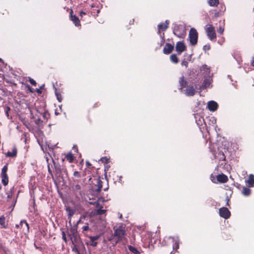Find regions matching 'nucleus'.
<instances>
[{
  "label": "nucleus",
  "instance_id": "32",
  "mask_svg": "<svg viewBox=\"0 0 254 254\" xmlns=\"http://www.w3.org/2000/svg\"><path fill=\"white\" fill-rule=\"evenodd\" d=\"M90 245L92 247H95L97 246V243L95 241H92L90 240Z\"/></svg>",
  "mask_w": 254,
  "mask_h": 254
},
{
  "label": "nucleus",
  "instance_id": "2",
  "mask_svg": "<svg viewBox=\"0 0 254 254\" xmlns=\"http://www.w3.org/2000/svg\"><path fill=\"white\" fill-rule=\"evenodd\" d=\"M190 41L191 45H195L197 42L198 33L194 28H191L189 32Z\"/></svg>",
  "mask_w": 254,
  "mask_h": 254
},
{
  "label": "nucleus",
  "instance_id": "31",
  "mask_svg": "<svg viewBox=\"0 0 254 254\" xmlns=\"http://www.w3.org/2000/svg\"><path fill=\"white\" fill-rule=\"evenodd\" d=\"M224 28H223V27H221V26H220V27H219V29H218V32L220 34H222L223 33V32H224Z\"/></svg>",
  "mask_w": 254,
  "mask_h": 254
},
{
  "label": "nucleus",
  "instance_id": "36",
  "mask_svg": "<svg viewBox=\"0 0 254 254\" xmlns=\"http://www.w3.org/2000/svg\"><path fill=\"white\" fill-rule=\"evenodd\" d=\"M174 33L178 37H181L182 34H177V31L176 28L174 29Z\"/></svg>",
  "mask_w": 254,
  "mask_h": 254
},
{
  "label": "nucleus",
  "instance_id": "43",
  "mask_svg": "<svg viewBox=\"0 0 254 254\" xmlns=\"http://www.w3.org/2000/svg\"><path fill=\"white\" fill-rule=\"evenodd\" d=\"M16 227H17V228H19L20 227H21V226L20 225V224H19V225H16Z\"/></svg>",
  "mask_w": 254,
  "mask_h": 254
},
{
  "label": "nucleus",
  "instance_id": "11",
  "mask_svg": "<svg viewBox=\"0 0 254 254\" xmlns=\"http://www.w3.org/2000/svg\"><path fill=\"white\" fill-rule=\"evenodd\" d=\"M66 213L68 216V218L69 219V222H70V220H71V218L74 214L75 211L74 209H72L70 207H66Z\"/></svg>",
  "mask_w": 254,
  "mask_h": 254
},
{
  "label": "nucleus",
  "instance_id": "9",
  "mask_svg": "<svg viewBox=\"0 0 254 254\" xmlns=\"http://www.w3.org/2000/svg\"><path fill=\"white\" fill-rule=\"evenodd\" d=\"M217 180L220 183H224L227 182L228 177L224 174H221L217 176Z\"/></svg>",
  "mask_w": 254,
  "mask_h": 254
},
{
  "label": "nucleus",
  "instance_id": "37",
  "mask_svg": "<svg viewBox=\"0 0 254 254\" xmlns=\"http://www.w3.org/2000/svg\"><path fill=\"white\" fill-rule=\"evenodd\" d=\"M83 231H87L88 229V225L84 226L82 228Z\"/></svg>",
  "mask_w": 254,
  "mask_h": 254
},
{
  "label": "nucleus",
  "instance_id": "44",
  "mask_svg": "<svg viewBox=\"0 0 254 254\" xmlns=\"http://www.w3.org/2000/svg\"><path fill=\"white\" fill-rule=\"evenodd\" d=\"M1 61H2V60L0 58V62Z\"/></svg>",
  "mask_w": 254,
  "mask_h": 254
},
{
  "label": "nucleus",
  "instance_id": "8",
  "mask_svg": "<svg viewBox=\"0 0 254 254\" xmlns=\"http://www.w3.org/2000/svg\"><path fill=\"white\" fill-rule=\"evenodd\" d=\"M174 49V46L171 44L167 43L165 45L163 49V53L165 54L168 55L170 54Z\"/></svg>",
  "mask_w": 254,
  "mask_h": 254
},
{
  "label": "nucleus",
  "instance_id": "1",
  "mask_svg": "<svg viewBox=\"0 0 254 254\" xmlns=\"http://www.w3.org/2000/svg\"><path fill=\"white\" fill-rule=\"evenodd\" d=\"M114 236L118 238V241L123 240L126 234L125 227L123 225L119 226L118 227H114Z\"/></svg>",
  "mask_w": 254,
  "mask_h": 254
},
{
  "label": "nucleus",
  "instance_id": "23",
  "mask_svg": "<svg viewBox=\"0 0 254 254\" xmlns=\"http://www.w3.org/2000/svg\"><path fill=\"white\" fill-rule=\"evenodd\" d=\"M5 217L3 215L0 217V225L3 228H6V226L5 225Z\"/></svg>",
  "mask_w": 254,
  "mask_h": 254
},
{
  "label": "nucleus",
  "instance_id": "38",
  "mask_svg": "<svg viewBox=\"0 0 254 254\" xmlns=\"http://www.w3.org/2000/svg\"><path fill=\"white\" fill-rule=\"evenodd\" d=\"M202 68L203 70L206 69L207 70H208V72H209V69L207 68V66L206 65H203Z\"/></svg>",
  "mask_w": 254,
  "mask_h": 254
},
{
  "label": "nucleus",
  "instance_id": "16",
  "mask_svg": "<svg viewBox=\"0 0 254 254\" xmlns=\"http://www.w3.org/2000/svg\"><path fill=\"white\" fill-rule=\"evenodd\" d=\"M106 212V210L102 209L101 208H99L95 210L94 212H93V214L94 215H102L105 213Z\"/></svg>",
  "mask_w": 254,
  "mask_h": 254
},
{
  "label": "nucleus",
  "instance_id": "22",
  "mask_svg": "<svg viewBox=\"0 0 254 254\" xmlns=\"http://www.w3.org/2000/svg\"><path fill=\"white\" fill-rule=\"evenodd\" d=\"M179 83L181 86V88H184L186 86L187 82L186 80H185L183 76L180 77Z\"/></svg>",
  "mask_w": 254,
  "mask_h": 254
},
{
  "label": "nucleus",
  "instance_id": "26",
  "mask_svg": "<svg viewBox=\"0 0 254 254\" xmlns=\"http://www.w3.org/2000/svg\"><path fill=\"white\" fill-rule=\"evenodd\" d=\"M128 249L132 253L135 254H138L139 253V252L138 250H137L135 248L129 246H128Z\"/></svg>",
  "mask_w": 254,
  "mask_h": 254
},
{
  "label": "nucleus",
  "instance_id": "17",
  "mask_svg": "<svg viewBox=\"0 0 254 254\" xmlns=\"http://www.w3.org/2000/svg\"><path fill=\"white\" fill-rule=\"evenodd\" d=\"M170 61L175 64H177L179 62V59L176 54H172L170 57Z\"/></svg>",
  "mask_w": 254,
  "mask_h": 254
},
{
  "label": "nucleus",
  "instance_id": "19",
  "mask_svg": "<svg viewBox=\"0 0 254 254\" xmlns=\"http://www.w3.org/2000/svg\"><path fill=\"white\" fill-rule=\"evenodd\" d=\"M69 163L72 162L74 159V157L71 153L69 152L67 153L65 158Z\"/></svg>",
  "mask_w": 254,
  "mask_h": 254
},
{
  "label": "nucleus",
  "instance_id": "35",
  "mask_svg": "<svg viewBox=\"0 0 254 254\" xmlns=\"http://www.w3.org/2000/svg\"><path fill=\"white\" fill-rule=\"evenodd\" d=\"M179 248V244L177 242L175 243V244L173 246V249H178Z\"/></svg>",
  "mask_w": 254,
  "mask_h": 254
},
{
  "label": "nucleus",
  "instance_id": "6",
  "mask_svg": "<svg viewBox=\"0 0 254 254\" xmlns=\"http://www.w3.org/2000/svg\"><path fill=\"white\" fill-rule=\"evenodd\" d=\"M21 228L23 229V232L25 234H27L29 232V225L26 221L25 220L21 221L20 223Z\"/></svg>",
  "mask_w": 254,
  "mask_h": 254
},
{
  "label": "nucleus",
  "instance_id": "40",
  "mask_svg": "<svg viewBox=\"0 0 254 254\" xmlns=\"http://www.w3.org/2000/svg\"><path fill=\"white\" fill-rule=\"evenodd\" d=\"M74 175L75 176H79V173L78 172H74Z\"/></svg>",
  "mask_w": 254,
  "mask_h": 254
},
{
  "label": "nucleus",
  "instance_id": "45",
  "mask_svg": "<svg viewBox=\"0 0 254 254\" xmlns=\"http://www.w3.org/2000/svg\"><path fill=\"white\" fill-rule=\"evenodd\" d=\"M1 189V187L0 186V190Z\"/></svg>",
  "mask_w": 254,
  "mask_h": 254
},
{
  "label": "nucleus",
  "instance_id": "27",
  "mask_svg": "<svg viewBox=\"0 0 254 254\" xmlns=\"http://www.w3.org/2000/svg\"><path fill=\"white\" fill-rule=\"evenodd\" d=\"M7 170V166L5 165L1 170V175L6 174V172Z\"/></svg>",
  "mask_w": 254,
  "mask_h": 254
},
{
  "label": "nucleus",
  "instance_id": "13",
  "mask_svg": "<svg viewBox=\"0 0 254 254\" xmlns=\"http://www.w3.org/2000/svg\"><path fill=\"white\" fill-rule=\"evenodd\" d=\"M246 183L249 185V187L254 186V176L250 175L249 179L246 181Z\"/></svg>",
  "mask_w": 254,
  "mask_h": 254
},
{
  "label": "nucleus",
  "instance_id": "10",
  "mask_svg": "<svg viewBox=\"0 0 254 254\" xmlns=\"http://www.w3.org/2000/svg\"><path fill=\"white\" fill-rule=\"evenodd\" d=\"M195 92V89L192 86L188 87L186 90V94L188 96H193Z\"/></svg>",
  "mask_w": 254,
  "mask_h": 254
},
{
  "label": "nucleus",
  "instance_id": "30",
  "mask_svg": "<svg viewBox=\"0 0 254 254\" xmlns=\"http://www.w3.org/2000/svg\"><path fill=\"white\" fill-rule=\"evenodd\" d=\"M29 81L33 85H36V82L34 79H33L31 78H29Z\"/></svg>",
  "mask_w": 254,
  "mask_h": 254
},
{
  "label": "nucleus",
  "instance_id": "28",
  "mask_svg": "<svg viewBox=\"0 0 254 254\" xmlns=\"http://www.w3.org/2000/svg\"><path fill=\"white\" fill-rule=\"evenodd\" d=\"M99 238V236H95L93 237H90L89 239L90 241H96Z\"/></svg>",
  "mask_w": 254,
  "mask_h": 254
},
{
  "label": "nucleus",
  "instance_id": "4",
  "mask_svg": "<svg viewBox=\"0 0 254 254\" xmlns=\"http://www.w3.org/2000/svg\"><path fill=\"white\" fill-rule=\"evenodd\" d=\"M175 48L179 55L181 54L187 50V47L185 43L181 41L177 43Z\"/></svg>",
  "mask_w": 254,
  "mask_h": 254
},
{
  "label": "nucleus",
  "instance_id": "42",
  "mask_svg": "<svg viewBox=\"0 0 254 254\" xmlns=\"http://www.w3.org/2000/svg\"><path fill=\"white\" fill-rule=\"evenodd\" d=\"M82 14H85V12H82V11H81V12H80V15H82Z\"/></svg>",
  "mask_w": 254,
  "mask_h": 254
},
{
  "label": "nucleus",
  "instance_id": "5",
  "mask_svg": "<svg viewBox=\"0 0 254 254\" xmlns=\"http://www.w3.org/2000/svg\"><path fill=\"white\" fill-rule=\"evenodd\" d=\"M219 215L221 217L227 219L230 216V212L226 207H222L219 209Z\"/></svg>",
  "mask_w": 254,
  "mask_h": 254
},
{
  "label": "nucleus",
  "instance_id": "14",
  "mask_svg": "<svg viewBox=\"0 0 254 254\" xmlns=\"http://www.w3.org/2000/svg\"><path fill=\"white\" fill-rule=\"evenodd\" d=\"M17 154V150L15 148H13L11 151H8L6 154V156L7 157H14Z\"/></svg>",
  "mask_w": 254,
  "mask_h": 254
},
{
  "label": "nucleus",
  "instance_id": "15",
  "mask_svg": "<svg viewBox=\"0 0 254 254\" xmlns=\"http://www.w3.org/2000/svg\"><path fill=\"white\" fill-rule=\"evenodd\" d=\"M2 183L6 186L8 184V179L7 174L1 175Z\"/></svg>",
  "mask_w": 254,
  "mask_h": 254
},
{
  "label": "nucleus",
  "instance_id": "29",
  "mask_svg": "<svg viewBox=\"0 0 254 254\" xmlns=\"http://www.w3.org/2000/svg\"><path fill=\"white\" fill-rule=\"evenodd\" d=\"M181 65L182 66H185L186 67L188 66V62L187 61L184 60L181 63Z\"/></svg>",
  "mask_w": 254,
  "mask_h": 254
},
{
  "label": "nucleus",
  "instance_id": "18",
  "mask_svg": "<svg viewBox=\"0 0 254 254\" xmlns=\"http://www.w3.org/2000/svg\"><path fill=\"white\" fill-rule=\"evenodd\" d=\"M71 20L73 22L76 26L79 25L78 18L75 15H71Z\"/></svg>",
  "mask_w": 254,
  "mask_h": 254
},
{
  "label": "nucleus",
  "instance_id": "12",
  "mask_svg": "<svg viewBox=\"0 0 254 254\" xmlns=\"http://www.w3.org/2000/svg\"><path fill=\"white\" fill-rule=\"evenodd\" d=\"M169 24V21L166 20L165 23H160L158 25L159 31L160 30H165L167 28Z\"/></svg>",
  "mask_w": 254,
  "mask_h": 254
},
{
  "label": "nucleus",
  "instance_id": "7",
  "mask_svg": "<svg viewBox=\"0 0 254 254\" xmlns=\"http://www.w3.org/2000/svg\"><path fill=\"white\" fill-rule=\"evenodd\" d=\"M207 107L210 111H214L217 109L218 104L216 102L211 101L208 102Z\"/></svg>",
  "mask_w": 254,
  "mask_h": 254
},
{
  "label": "nucleus",
  "instance_id": "41",
  "mask_svg": "<svg viewBox=\"0 0 254 254\" xmlns=\"http://www.w3.org/2000/svg\"><path fill=\"white\" fill-rule=\"evenodd\" d=\"M251 64H252V65L253 66H254V57H253V61H252V62Z\"/></svg>",
  "mask_w": 254,
  "mask_h": 254
},
{
  "label": "nucleus",
  "instance_id": "25",
  "mask_svg": "<svg viewBox=\"0 0 254 254\" xmlns=\"http://www.w3.org/2000/svg\"><path fill=\"white\" fill-rule=\"evenodd\" d=\"M102 182L100 180H99V179L97 180V185L98 186L97 191L98 192L100 191L101 188H102Z\"/></svg>",
  "mask_w": 254,
  "mask_h": 254
},
{
  "label": "nucleus",
  "instance_id": "24",
  "mask_svg": "<svg viewBox=\"0 0 254 254\" xmlns=\"http://www.w3.org/2000/svg\"><path fill=\"white\" fill-rule=\"evenodd\" d=\"M251 193V190L249 188H244L243 189V193L245 195H249Z\"/></svg>",
  "mask_w": 254,
  "mask_h": 254
},
{
  "label": "nucleus",
  "instance_id": "34",
  "mask_svg": "<svg viewBox=\"0 0 254 254\" xmlns=\"http://www.w3.org/2000/svg\"><path fill=\"white\" fill-rule=\"evenodd\" d=\"M101 160V161H102L103 162H104V163H108V159H107V158H106V157H105V158H102Z\"/></svg>",
  "mask_w": 254,
  "mask_h": 254
},
{
  "label": "nucleus",
  "instance_id": "20",
  "mask_svg": "<svg viewBox=\"0 0 254 254\" xmlns=\"http://www.w3.org/2000/svg\"><path fill=\"white\" fill-rule=\"evenodd\" d=\"M208 3L211 6H216L219 3L218 0H208Z\"/></svg>",
  "mask_w": 254,
  "mask_h": 254
},
{
  "label": "nucleus",
  "instance_id": "39",
  "mask_svg": "<svg viewBox=\"0 0 254 254\" xmlns=\"http://www.w3.org/2000/svg\"><path fill=\"white\" fill-rule=\"evenodd\" d=\"M56 95H57V97L58 100L60 102H61V97H60V96H59V95L57 93H56Z\"/></svg>",
  "mask_w": 254,
  "mask_h": 254
},
{
  "label": "nucleus",
  "instance_id": "21",
  "mask_svg": "<svg viewBox=\"0 0 254 254\" xmlns=\"http://www.w3.org/2000/svg\"><path fill=\"white\" fill-rule=\"evenodd\" d=\"M211 80L210 78L205 79L204 81L203 86L205 88L209 87L211 84Z\"/></svg>",
  "mask_w": 254,
  "mask_h": 254
},
{
  "label": "nucleus",
  "instance_id": "3",
  "mask_svg": "<svg viewBox=\"0 0 254 254\" xmlns=\"http://www.w3.org/2000/svg\"><path fill=\"white\" fill-rule=\"evenodd\" d=\"M205 29L207 36L210 40H212L216 38V35L215 32L214 27L212 25H207L205 28Z\"/></svg>",
  "mask_w": 254,
  "mask_h": 254
},
{
  "label": "nucleus",
  "instance_id": "33",
  "mask_svg": "<svg viewBox=\"0 0 254 254\" xmlns=\"http://www.w3.org/2000/svg\"><path fill=\"white\" fill-rule=\"evenodd\" d=\"M62 237H63V239L66 242V237H65V233L64 232H62Z\"/></svg>",
  "mask_w": 254,
  "mask_h": 254
}]
</instances>
